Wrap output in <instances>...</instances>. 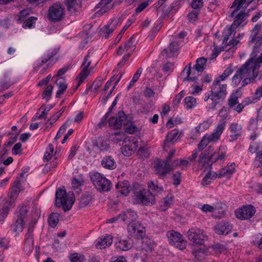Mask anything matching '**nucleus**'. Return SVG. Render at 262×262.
<instances>
[{
	"mask_svg": "<svg viewBox=\"0 0 262 262\" xmlns=\"http://www.w3.org/2000/svg\"><path fill=\"white\" fill-rule=\"evenodd\" d=\"M128 235L136 239H142L145 236V228L139 221H134L127 226Z\"/></svg>",
	"mask_w": 262,
	"mask_h": 262,
	"instance_id": "7",
	"label": "nucleus"
},
{
	"mask_svg": "<svg viewBox=\"0 0 262 262\" xmlns=\"http://www.w3.org/2000/svg\"><path fill=\"white\" fill-rule=\"evenodd\" d=\"M226 122H224L217 125L216 127L213 130L212 134L208 135V136L213 141H216L220 139L221 134L225 129Z\"/></svg>",
	"mask_w": 262,
	"mask_h": 262,
	"instance_id": "32",
	"label": "nucleus"
},
{
	"mask_svg": "<svg viewBox=\"0 0 262 262\" xmlns=\"http://www.w3.org/2000/svg\"><path fill=\"white\" fill-rule=\"evenodd\" d=\"M101 164L103 167L109 170H113L117 166L115 159L111 156L104 157L102 159Z\"/></svg>",
	"mask_w": 262,
	"mask_h": 262,
	"instance_id": "28",
	"label": "nucleus"
},
{
	"mask_svg": "<svg viewBox=\"0 0 262 262\" xmlns=\"http://www.w3.org/2000/svg\"><path fill=\"white\" fill-rule=\"evenodd\" d=\"M127 117L122 111H120L116 116L111 117L108 121V125L114 129H120L126 121Z\"/></svg>",
	"mask_w": 262,
	"mask_h": 262,
	"instance_id": "12",
	"label": "nucleus"
},
{
	"mask_svg": "<svg viewBox=\"0 0 262 262\" xmlns=\"http://www.w3.org/2000/svg\"><path fill=\"white\" fill-rule=\"evenodd\" d=\"M148 189L147 190L151 193L149 196H154V195L152 194V192L158 193H160L163 190V188L162 187H160L155 185L152 181H150L148 183Z\"/></svg>",
	"mask_w": 262,
	"mask_h": 262,
	"instance_id": "55",
	"label": "nucleus"
},
{
	"mask_svg": "<svg viewBox=\"0 0 262 262\" xmlns=\"http://www.w3.org/2000/svg\"><path fill=\"white\" fill-rule=\"evenodd\" d=\"M95 145L101 151H106L110 148V145L107 141L102 139H99Z\"/></svg>",
	"mask_w": 262,
	"mask_h": 262,
	"instance_id": "56",
	"label": "nucleus"
},
{
	"mask_svg": "<svg viewBox=\"0 0 262 262\" xmlns=\"http://www.w3.org/2000/svg\"><path fill=\"white\" fill-rule=\"evenodd\" d=\"M65 16V8L59 2L54 3L49 7L47 18L51 23H57L62 21Z\"/></svg>",
	"mask_w": 262,
	"mask_h": 262,
	"instance_id": "4",
	"label": "nucleus"
},
{
	"mask_svg": "<svg viewBox=\"0 0 262 262\" xmlns=\"http://www.w3.org/2000/svg\"><path fill=\"white\" fill-rule=\"evenodd\" d=\"M65 4L70 14H74L77 12V8L80 7L81 0H65Z\"/></svg>",
	"mask_w": 262,
	"mask_h": 262,
	"instance_id": "31",
	"label": "nucleus"
},
{
	"mask_svg": "<svg viewBox=\"0 0 262 262\" xmlns=\"http://www.w3.org/2000/svg\"><path fill=\"white\" fill-rule=\"evenodd\" d=\"M82 185V181L78 179L74 178L72 180V186L75 195H79L81 191V187Z\"/></svg>",
	"mask_w": 262,
	"mask_h": 262,
	"instance_id": "46",
	"label": "nucleus"
},
{
	"mask_svg": "<svg viewBox=\"0 0 262 262\" xmlns=\"http://www.w3.org/2000/svg\"><path fill=\"white\" fill-rule=\"evenodd\" d=\"M187 234L188 239L193 245H203L205 241L208 239V237L204 234V232L198 228L189 229Z\"/></svg>",
	"mask_w": 262,
	"mask_h": 262,
	"instance_id": "8",
	"label": "nucleus"
},
{
	"mask_svg": "<svg viewBox=\"0 0 262 262\" xmlns=\"http://www.w3.org/2000/svg\"><path fill=\"white\" fill-rule=\"evenodd\" d=\"M134 204H139L141 206H152L156 203V198H134L133 200Z\"/></svg>",
	"mask_w": 262,
	"mask_h": 262,
	"instance_id": "34",
	"label": "nucleus"
},
{
	"mask_svg": "<svg viewBox=\"0 0 262 262\" xmlns=\"http://www.w3.org/2000/svg\"><path fill=\"white\" fill-rule=\"evenodd\" d=\"M133 21L132 19H128L126 24L123 27V28L121 30L120 33L118 35V36L116 37L114 40L115 43H118L121 40L122 34L125 32V31L128 29V28L132 24Z\"/></svg>",
	"mask_w": 262,
	"mask_h": 262,
	"instance_id": "60",
	"label": "nucleus"
},
{
	"mask_svg": "<svg viewBox=\"0 0 262 262\" xmlns=\"http://www.w3.org/2000/svg\"><path fill=\"white\" fill-rule=\"evenodd\" d=\"M90 52H88V54L84 58L81 68L82 69L81 71L79 74V80L78 82L77 85L79 86L84 81L85 79L88 77L89 74L88 72V68L91 64V61L89 60L90 57Z\"/></svg>",
	"mask_w": 262,
	"mask_h": 262,
	"instance_id": "14",
	"label": "nucleus"
},
{
	"mask_svg": "<svg viewBox=\"0 0 262 262\" xmlns=\"http://www.w3.org/2000/svg\"><path fill=\"white\" fill-rule=\"evenodd\" d=\"M56 84L58 87V90L56 93V97L59 98L68 88L66 78L63 77H59L56 81Z\"/></svg>",
	"mask_w": 262,
	"mask_h": 262,
	"instance_id": "33",
	"label": "nucleus"
},
{
	"mask_svg": "<svg viewBox=\"0 0 262 262\" xmlns=\"http://www.w3.org/2000/svg\"><path fill=\"white\" fill-rule=\"evenodd\" d=\"M120 202L118 200L113 201L111 200L108 204V206L110 210L112 212H115L119 211Z\"/></svg>",
	"mask_w": 262,
	"mask_h": 262,
	"instance_id": "64",
	"label": "nucleus"
},
{
	"mask_svg": "<svg viewBox=\"0 0 262 262\" xmlns=\"http://www.w3.org/2000/svg\"><path fill=\"white\" fill-rule=\"evenodd\" d=\"M24 190L21 181L20 179L17 178L14 182L11 189V196H17L19 192Z\"/></svg>",
	"mask_w": 262,
	"mask_h": 262,
	"instance_id": "37",
	"label": "nucleus"
},
{
	"mask_svg": "<svg viewBox=\"0 0 262 262\" xmlns=\"http://www.w3.org/2000/svg\"><path fill=\"white\" fill-rule=\"evenodd\" d=\"M182 132H180L178 129H174L169 132L164 140V145L168 146L167 144L169 143L173 144L180 137Z\"/></svg>",
	"mask_w": 262,
	"mask_h": 262,
	"instance_id": "25",
	"label": "nucleus"
},
{
	"mask_svg": "<svg viewBox=\"0 0 262 262\" xmlns=\"http://www.w3.org/2000/svg\"><path fill=\"white\" fill-rule=\"evenodd\" d=\"M115 28L116 27L115 26H112L111 24L107 25L101 29V32L105 38L107 39L110 37V35L114 32Z\"/></svg>",
	"mask_w": 262,
	"mask_h": 262,
	"instance_id": "47",
	"label": "nucleus"
},
{
	"mask_svg": "<svg viewBox=\"0 0 262 262\" xmlns=\"http://www.w3.org/2000/svg\"><path fill=\"white\" fill-rule=\"evenodd\" d=\"M125 134L123 132H117L112 136V140L114 142L118 143L121 141L124 142V140L126 138Z\"/></svg>",
	"mask_w": 262,
	"mask_h": 262,
	"instance_id": "59",
	"label": "nucleus"
},
{
	"mask_svg": "<svg viewBox=\"0 0 262 262\" xmlns=\"http://www.w3.org/2000/svg\"><path fill=\"white\" fill-rule=\"evenodd\" d=\"M103 79L101 77L97 78L92 84V85H90L86 89L85 91V94H88L89 91L93 88V91L94 92H96L98 91L99 88L101 86L102 83Z\"/></svg>",
	"mask_w": 262,
	"mask_h": 262,
	"instance_id": "48",
	"label": "nucleus"
},
{
	"mask_svg": "<svg viewBox=\"0 0 262 262\" xmlns=\"http://www.w3.org/2000/svg\"><path fill=\"white\" fill-rule=\"evenodd\" d=\"M237 27L232 25L229 27H226L223 32V39L222 40L223 44H227L230 37L233 38L235 36L237 31Z\"/></svg>",
	"mask_w": 262,
	"mask_h": 262,
	"instance_id": "23",
	"label": "nucleus"
},
{
	"mask_svg": "<svg viewBox=\"0 0 262 262\" xmlns=\"http://www.w3.org/2000/svg\"><path fill=\"white\" fill-rule=\"evenodd\" d=\"M251 59H249L235 73L232 78V82L235 86H237L245 75H252V79H255L258 75V71L251 64Z\"/></svg>",
	"mask_w": 262,
	"mask_h": 262,
	"instance_id": "2",
	"label": "nucleus"
},
{
	"mask_svg": "<svg viewBox=\"0 0 262 262\" xmlns=\"http://www.w3.org/2000/svg\"><path fill=\"white\" fill-rule=\"evenodd\" d=\"M111 0H101L99 3L97 5L96 8H100L99 11L97 12L98 15H102L109 10L108 5L111 2Z\"/></svg>",
	"mask_w": 262,
	"mask_h": 262,
	"instance_id": "41",
	"label": "nucleus"
},
{
	"mask_svg": "<svg viewBox=\"0 0 262 262\" xmlns=\"http://www.w3.org/2000/svg\"><path fill=\"white\" fill-rule=\"evenodd\" d=\"M184 103L187 109L192 108L196 104V99L191 96H187L184 99Z\"/></svg>",
	"mask_w": 262,
	"mask_h": 262,
	"instance_id": "61",
	"label": "nucleus"
},
{
	"mask_svg": "<svg viewBox=\"0 0 262 262\" xmlns=\"http://www.w3.org/2000/svg\"><path fill=\"white\" fill-rule=\"evenodd\" d=\"M179 50V45L178 43L175 41H172L167 48L162 51L161 54L167 58L172 57L175 55L178 54Z\"/></svg>",
	"mask_w": 262,
	"mask_h": 262,
	"instance_id": "20",
	"label": "nucleus"
},
{
	"mask_svg": "<svg viewBox=\"0 0 262 262\" xmlns=\"http://www.w3.org/2000/svg\"><path fill=\"white\" fill-rule=\"evenodd\" d=\"M254 0H234L232 3V7L236 6L238 9L246 10L250 4Z\"/></svg>",
	"mask_w": 262,
	"mask_h": 262,
	"instance_id": "43",
	"label": "nucleus"
},
{
	"mask_svg": "<svg viewBox=\"0 0 262 262\" xmlns=\"http://www.w3.org/2000/svg\"><path fill=\"white\" fill-rule=\"evenodd\" d=\"M173 198H164L163 201L159 202V209L162 211L168 210L173 204Z\"/></svg>",
	"mask_w": 262,
	"mask_h": 262,
	"instance_id": "40",
	"label": "nucleus"
},
{
	"mask_svg": "<svg viewBox=\"0 0 262 262\" xmlns=\"http://www.w3.org/2000/svg\"><path fill=\"white\" fill-rule=\"evenodd\" d=\"M71 262H84V256L78 253H71L69 256Z\"/></svg>",
	"mask_w": 262,
	"mask_h": 262,
	"instance_id": "57",
	"label": "nucleus"
},
{
	"mask_svg": "<svg viewBox=\"0 0 262 262\" xmlns=\"http://www.w3.org/2000/svg\"><path fill=\"white\" fill-rule=\"evenodd\" d=\"M215 154H212L210 156H207L205 154L202 153L199 156L198 160L199 167L202 169L207 170L211 169L212 163L213 162V157Z\"/></svg>",
	"mask_w": 262,
	"mask_h": 262,
	"instance_id": "15",
	"label": "nucleus"
},
{
	"mask_svg": "<svg viewBox=\"0 0 262 262\" xmlns=\"http://www.w3.org/2000/svg\"><path fill=\"white\" fill-rule=\"evenodd\" d=\"M31 10L29 8L24 9L20 11L17 15L16 21L18 24H20L25 21V19L31 13Z\"/></svg>",
	"mask_w": 262,
	"mask_h": 262,
	"instance_id": "49",
	"label": "nucleus"
},
{
	"mask_svg": "<svg viewBox=\"0 0 262 262\" xmlns=\"http://www.w3.org/2000/svg\"><path fill=\"white\" fill-rule=\"evenodd\" d=\"M135 38L133 36L129 38V39L127 40L126 42L124 44V49H125V51H128V53L130 54L133 53L135 49Z\"/></svg>",
	"mask_w": 262,
	"mask_h": 262,
	"instance_id": "50",
	"label": "nucleus"
},
{
	"mask_svg": "<svg viewBox=\"0 0 262 262\" xmlns=\"http://www.w3.org/2000/svg\"><path fill=\"white\" fill-rule=\"evenodd\" d=\"M207 62V59L202 57L197 59L195 65L193 67V69L195 70L198 73L203 71L204 70V66Z\"/></svg>",
	"mask_w": 262,
	"mask_h": 262,
	"instance_id": "44",
	"label": "nucleus"
},
{
	"mask_svg": "<svg viewBox=\"0 0 262 262\" xmlns=\"http://www.w3.org/2000/svg\"><path fill=\"white\" fill-rule=\"evenodd\" d=\"M5 80L0 82V91H4L8 89L13 83L11 82L8 78V74L5 73L4 75Z\"/></svg>",
	"mask_w": 262,
	"mask_h": 262,
	"instance_id": "53",
	"label": "nucleus"
},
{
	"mask_svg": "<svg viewBox=\"0 0 262 262\" xmlns=\"http://www.w3.org/2000/svg\"><path fill=\"white\" fill-rule=\"evenodd\" d=\"M183 73H186L187 76L184 78V81H190L195 82L198 80L199 73L191 71V64H187L184 69Z\"/></svg>",
	"mask_w": 262,
	"mask_h": 262,
	"instance_id": "27",
	"label": "nucleus"
},
{
	"mask_svg": "<svg viewBox=\"0 0 262 262\" xmlns=\"http://www.w3.org/2000/svg\"><path fill=\"white\" fill-rule=\"evenodd\" d=\"M142 239L141 245L142 250H145L147 252H151L154 250L155 248L157 246V244L153 239L148 237H144Z\"/></svg>",
	"mask_w": 262,
	"mask_h": 262,
	"instance_id": "35",
	"label": "nucleus"
},
{
	"mask_svg": "<svg viewBox=\"0 0 262 262\" xmlns=\"http://www.w3.org/2000/svg\"><path fill=\"white\" fill-rule=\"evenodd\" d=\"M53 86L51 85L47 86L42 93V98L45 99L47 102L51 98Z\"/></svg>",
	"mask_w": 262,
	"mask_h": 262,
	"instance_id": "62",
	"label": "nucleus"
},
{
	"mask_svg": "<svg viewBox=\"0 0 262 262\" xmlns=\"http://www.w3.org/2000/svg\"><path fill=\"white\" fill-rule=\"evenodd\" d=\"M59 213L52 212L48 217L47 221L48 225L51 228H55L59 222Z\"/></svg>",
	"mask_w": 262,
	"mask_h": 262,
	"instance_id": "39",
	"label": "nucleus"
},
{
	"mask_svg": "<svg viewBox=\"0 0 262 262\" xmlns=\"http://www.w3.org/2000/svg\"><path fill=\"white\" fill-rule=\"evenodd\" d=\"M138 144L137 138L133 136L127 137L121 147L122 154L126 157L131 156L137 149Z\"/></svg>",
	"mask_w": 262,
	"mask_h": 262,
	"instance_id": "9",
	"label": "nucleus"
},
{
	"mask_svg": "<svg viewBox=\"0 0 262 262\" xmlns=\"http://www.w3.org/2000/svg\"><path fill=\"white\" fill-rule=\"evenodd\" d=\"M115 246L116 249L120 251H127L133 247V244L129 239L122 238L120 237H115Z\"/></svg>",
	"mask_w": 262,
	"mask_h": 262,
	"instance_id": "18",
	"label": "nucleus"
},
{
	"mask_svg": "<svg viewBox=\"0 0 262 262\" xmlns=\"http://www.w3.org/2000/svg\"><path fill=\"white\" fill-rule=\"evenodd\" d=\"M24 219L21 218H18L17 217V219L15 221V223L14 225V228L13 229V231L16 232H21L24 229Z\"/></svg>",
	"mask_w": 262,
	"mask_h": 262,
	"instance_id": "52",
	"label": "nucleus"
},
{
	"mask_svg": "<svg viewBox=\"0 0 262 262\" xmlns=\"http://www.w3.org/2000/svg\"><path fill=\"white\" fill-rule=\"evenodd\" d=\"M170 165L168 161L158 160L155 166V170L157 174L165 176L170 171Z\"/></svg>",
	"mask_w": 262,
	"mask_h": 262,
	"instance_id": "19",
	"label": "nucleus"
},
{
	"mask_svg": "<svg viewBox=\"0 0 262 262\" xmlns=\"http://www.w3.org/2000/svg\"><path fill=\"white\" fill-rule=\"evenodd\" d=\"M76 198H55V206L62 207L64 212L69 211L75 201Z\"/></svg>",
	"mask_w": 262,
	"mask_h": 262,
	"instance_id": "13",
	"label": "nucleus"
},
{
	"mask_svg": "<svg viewBox=\"0 0 262 262\" xmlns=\"http://www.w3.org/2000/svg\"><path fill=\"white\" fill-rule=\"evenodd\" d=\"M229 129L231 133L230 137L233 140H237L242 135V127L237 123H232Z\"/></svg>",
	"mask_w": 262,
	"mask_h": 262,
	"instance_id": "29",
	"label": "nucleus"
},
{
	"mask_svg": "<svg viewBox=\"0 0 262 262\" xmlns=\"http://www.w3.org/2000/svg\"><path fill=\"white\" fill-rule=\"evenodd\" d=\"M240 89L241 88H239L238 89H237L235 92L232 93L229 98L228 105L229 107L233 108L238 103V99L241 96Z\"/></svg>",
	"mask_w": 262,
	"mask_h": 262,
	"instance_id": "38",
	"label": "nucleus"
},
{
	"mask_svg": "<svg viewBox=\"0 0 262 262\" xmlns=\"http://www.w3.org/2000/svg\"><path fill=\"white\" fill-rule=\"evenodd\" d=\"M235 171V164L231 163L230 165H228L226 167L223 168L220 170L218 172H214L216 177L221 178L224 177H229Z\"/></svg>",
	"mask_w": 262,
	"mask_h": 262,
	"instance_id": "26",
	"label": "nucleus"
},
{
	"mask_svg": "<svg viewBox=\"0 0 262 262\" xmlns=\"http://www.w3.org/2000/svg\"><path fill=\"white\" fill-rule=\"evenodd\" d=\"M59 52L58 48H51L45 52L41 57L38 59L34 63V70L37 71L43 64L47 63L46 67L43 68L40 73L43 74L47 69L52 67L58 60L56 56Z\"/></svg>",
	"mask_w": 262,
	"mask_h": 262,
	"instance_id": "1",
	"label": "nucleus"
},
{
	"mask_svg": "<svg viewBox=\"0 0 262 262\" xmlns=\"http://www.w3.org/2000/svg\"><path fill=\"white\" fill-rule=\"evenodd\" d=\"M55 196H75V194L73 191L68 190L67 192L64 187L62 186L56 188Z\"/></svg>",
	"mask_w": 262,
	"mask_h": 262,
	"instance_id": "45",
	"label": "nucleus"
},
{
	"mask_svg": "<svg viewBox=\"0 0 262 262\" xmlns=\"http://www.w3.org/2000/svg\"><path fill=\"white\" fill-rule=\"evenodd\" d=\"M34 239L33 234L29 233L26 234L25 236L24 250L27 253H31L34 249Z\"/></svg>",
	"mask_w": 262,
	"mask_h": 262,
	"instance_id": "24",
	"label": "nucleus"
},
{
	"mask_svg": "<svg viewBox=\"0 0 262 262\" xmlns=\"http://www.w3.org/2000/svg\"><path fill=\"white\" fill-rule=\"evenodd\" d=\"M213 141L208 136V134L204 135L198 144V150H203L205 147L210 142Z\"/></svg>",
	"mask_w": 262,
	"mask_h": 262,
	"instance_id": "54",
	"label": "nucleus"
},
{
	"mask_svg": "<svg viewBox=\"0 0 262 262\" xmlns=\"http://www.w3.org/2000/svg\"><path fill=\"white\" fill-rule=\"evenodd\" d=\"M54 151V146L52 144L50 143L48 145V147L47 148V151L45 152L43 159L44 161L49 162V160H51L53 157V152Z\"/></svg>",
	"mask_w": 262,
	"mask_h": 262,
	"instance_id": "58",
	"label": "nucleus"
},
{
	"mask_svg": "<svg viewBox=\"0 0 262 262\" xmlns=\"http://www.w3.org/2000/svg\"><path fill=\"white\" fill-rule=\"evenodd\" d=\"M166 235L171 246L180 250H183L186 248L187 242L179 232L171 230L167 232Z\"/></svg>",
	"mask_w": 262,
	"mask_h": 262,
	"instance_id": "6",
	"label": "nucleus"
},
{
	"mask_svg": "<svg viewBox=\"0 0 262 262\" xmlns=\"http://www.w3.org/2000/svg\"><path fill=\"white\" fill-rule=\"evenodd\" d=\"M91 181L98 191L108 192L111 189L112 183L101 173L96 172L90 176Z\"/></svg>",
	"mask_w": 262,
	"mask_h": 262,
	"instance_id": "5",
	"label": "nucleus"
},
{
	"mask_svg": "<svg viewBox=\"0 0 262 262\" xmlns=\"http://www.w3.org/2000/svg\"><path fill=\"white\" fill-rule=\"evenodd\" d=\"M132 191L135 194V196H149L151 194L149 191L137 182L133 184Z\"/></svg>",
	"mask_w": 262,
	"mask_h": 262,
	"instance_id": "22",
	"label": "nucleus"
},
{
	"mask_svg": "<svg viewBox=\"0 0 262 262\" xmlns=\"http://www.w3.org/2000/svg\"><path fill=\"white\" fill-rule=\"evenodd\" d=\"M256 212L255 207L251 204L245 205L237 209L235 212V215L237 219L241 220H248L253 217Z\"/></svg>",
	"mask_w": 262,
	"mask_h": 262,
	"instance_id": "10",
	"label": "nucleus"
},
{
	"mask_svg": "<svg viewBox=\"0 0 262 262\" xmlns=\"http://www.w3.org/2000/svg\"><path fill=\"white\" fill-rule=\"evenodd\" d=\"M211 88L210 92L212 94L211 99L212 102L209 104V108L215 110L216 106L221 104L226 97L227 94V85L213 82Z\"/></svg>",
	"mask_w": 262,
	"mask_h": 262,
	"instance_id": "3",
	"label": "nucleus"
},
{
	"mask_svg": "<svg viewBox=\"0 0 262 262\" xmlns=\"http://www.w3.org/2000/svg\"><path fill=\"white\" fill-rule=\"evenodd\" d=\"M231 8H234L230 15L232 17L234 18L232 24L237 28L243 27L246 24V22H245L246 17V10L238 9L236 10V6L232 7V6Z\"/></svg>",
	"mask_w": 262,
	"mask_h": 262,
	"instance_id": "11",
	"label": "nucleus"
},
{
	"mask_svg": "<svg viewBox=\"0 0 262 262\" xmlns=\"http://www.w3.org/2000/svg\"><path fill=\"white\" fill-rule=\"evenodd\" d=\"M227 150V147L226 146H220L219 149L217 156L214 157L213 162H216L217 161H221L224 162L226 157V153Z\"/></svg>",
	"mask_w": 262,
	"mask_h": 262,
	"instance_id": "42",
	"label": "nucleus"
},
{
	"mask_svg": "<svg viewBox=\"0 0 262 262\" xmlns=\"http://www.w3.org/2000/svg\"><path fill=\"white\" fill-rule=\"evenodd\" d=\"M37 18L35 16L29 17L28 19H26L23 24L22 27L25 29H31L35 27Z\"/></svg>",
	"mask_w": 262,
	"mask_h": 262,
	"instance_id": "51",
	"label": "nucleus"
},
{
	"mask_svg": "<svg viewBox=\"0 0 262 262\" xmlns=\"http://www.w3.org/2000/svg\"><path fill=\"white\" fill-rule=\"evenodd\" d=\"M118 217H120V221L125 224H129L132 222L137 221L136 219L138 217V215L134 210L127 209L122 213L118 214Z\"/></svg>",
	"mask_w": 262,
	"mask_h": 262,
	"instance_id": "17",
	"label": "nucleus"
},
{
	"mask_svg": "<svg viewBox=\"0 0 262 262\" xmlns=\"http://www.w3.org/2000/svg\"><path fill=\"white\" fill-rule=\"evenodd\" d=\"M113 241V236L110 234H106L97 242L96 247L97 249H102L105 248L106 246H111Z\"/></svg>",
	"mask_w": 262,
	"mask_h": 262,
	"instance_id": "36",
	"label": "nucleus"
},
{
	"mask_svg": "<svg viewBox=\"0 0 262 262\" xmlns=\"http://www.w3.org/2000/svg\"><path fill=\"white\" fill-rule=\"evenodd\" d=\"M129 184L128 181L125 180L122 182H118L115 185V189L117 196L119 194L126 196L130 191L129 188Z\"/></svg>",
	"mask_w": 262,
	"mask_h": 262,
	"instance_id": "21",
	"label": "nucleus"
},
{
	"mask_svg": "<svg viewBox=\"0 0 262 262\" xmlns=\"http://www.w3.org/2000/svg\"><path fill=\"white\" fill-rule=\"evenodd\" d=\"M181 2L179 0L173 2L168 9L163 10V14L164 16H168L170 14H176L181 7Z\"/></svg>",
	"mask_w": 262,
	"mask_h": 262,
	"instance_id": "30",
	"label": "nucleus"
},
{
	"mask_svg": "<svg viewBox=\"0 0 262 262\" xmlns=\"http://www.w3.org/2000/svg\"><path fill=\"white\" fill-rule=\"evenodd\" d=\"M253 244L260 249H262V234H257L253 237Z\"/></svg>",
	"mask_w": 262,
	"mask_h": 262,
	"instance_id": "63",
	"label": "nucleus"
},
{
	"mask_svg": "<svg viewBox=\"0 0 262 262\" xmlns=\"http://www.w3.org/2000/svg\"><path fill=\"white\" fill-rule=\"evenodd\" d=\"M232 225L227 221H221L214 227L215 232L219 235H227L231 231Z\"/></svg>",
	"mask_w": 262,
	"mask_h": 262,
	"instance_id": "16",
	"label": "nucleus"
}]
</instances>
